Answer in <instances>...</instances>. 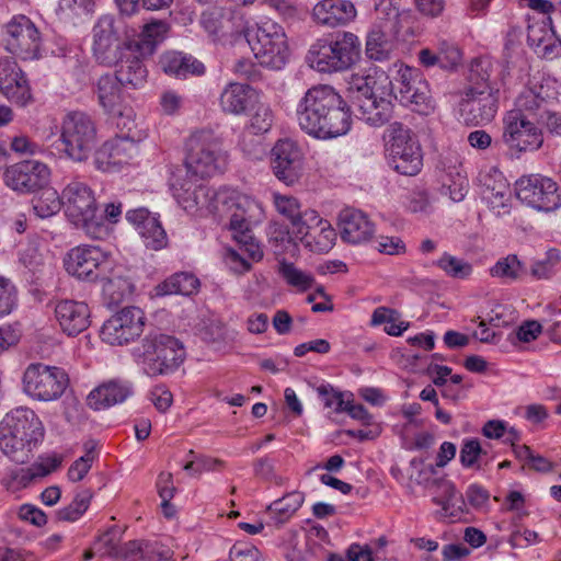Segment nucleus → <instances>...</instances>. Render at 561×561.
<instances>
[{"label": "nucleus", "instance_id": "1", "mask_svg": "<svg viewBox=\"0 0 561 561\" xmlns=\"http://www.w3.org/2000/svg\"><path fill=\"white\" fill-rule=\"evenodd\" d=\"M298 124L307 134L322 139L345 135L351 113L343 98L330 85L310 88L297 107Z\"/></svg>", "mask_w": 561, "mask_h": 561}, {"label": "nucleus", "instance_id": "2", "mask_svg": "<svg viewBox=\"0 0 561 561\" xmlns=\"http://www.w3.org/2000/svg\"><path fill=\"white\" fill-rule=\"evenodd\" d=\"M170 190L178 202V206L184 210L197 208L245 210L259 207L257 202L249 194L233 187H220L214 190L199 185L193 188L191 182L185 180L181 173H173L170 179Z\"/></svg>", "mask_w": 561, "mask_h": 561}, {"label": "nucleus", "instance_id": "3", "mask_svg": "<svg viewBox=\"0 0 561 561\" xmlns=\"http://www.w3.org/2000/svg\"><path fill=\"white\" fill-rule=\"evenodd\" d=\"M134 360L148 376L169 375L185 359L183 344L161 329L148 331L133 348Z\"/></svg>", "mask_w": 561, "mask_h": 561}, {"label": "nucleus", "instance_id": "4", "mask_svg": "<svg viewBox=\"0 0 561 561\" xmlns=\"http://www.w3.org/2000/svg\"><path fill=\"white\" fill-rule=\"evenodd\" d=\"M350 84L364 98L359 108L369 124H383L391 117L396 88L387 71L370 68L366 75L353 73Z\"/></svg>", "mask_w": 561, "mask_h": 561}, {"label": "nucleus", "instance_id": "5", "mask_svg": "<svg viewBox=\"0 0 561 561\" xmlns=\"http://www.w3.org/2000/svg\"><path fill=\"white\" fill-rule=\"evenodd\" d=\"M229 164V152L221 137L213 130H199L186 141L184 165L186 173L206 180L222 174Z\"/></svg>", "mask_w": 561, "mask_h": 561}, {"label": "nucleus", "instance_id": "6", "mask_svg": "<svg viewBox=\"0 0 561 561\" xmlns=\"http://www.w3.org/2000/svg\"><path fill=\"white\" fill-rule=\"evenodd\" d=\"M35 413L16 408L0 422V450L16 463H28L34 457Z\"/></svg>", "mask_w": 561, "mask_h": 561}, {"label": "nucleus", "instance_id": "7", "mask_svg": "<svg viewBox=\"0 0 561 561\" xmlns=\"http://www.w3.org/2000/svg\"><path fill=\"white\" fill-rule=\"evenodd\" d=\"M247 41L256 61L266 68L280 69L289 58V44L284 27L265 20L251 28Z\"/></svg>", "mask_w": 561, "mask_h": 561}, {"label": "nucleus", "instance_id": "8", "mask_svg": "<svg viewBox=\"0 0 561 561\" xmlns=\"http://www.w3.org/2000/svg\"><path fill=\"white\" fill-rule=\"evenodd\" d=\"M359 58L360 42L356 35L350 32L343 33L335 41H317L308 54L310 66L321 72L348 69Z\"/></svg>", "mask_w": 561, "mask_h": 561}, {"label": "nucleus", "instance_id": "9", "mask_svg": "<svg viewBox=\"0 0 561 561\" xmlns=\"http://www.w3.org/2000/svg\"><path fill=\"white\" fill-rule=\"evenodd\" d=\"M387 151L393 169L408 176L416 175L422 168L421 147L410 130L394 123L387 130Z\"/></svg>", "mask_w": 561, "mask_h": 561}, {"label": "nucleus", "instance_id": "10", "mask_svg": "<svg viewBox=\"0 0 561 561\" xmlns=\"http://www.w3.org/2000/svg\"><path fill=\"white\" fill-rule=\"evenodd\" d=\"M515 196L520 206L535 210L561 208V191L550 178L540 174L520 176L515 182Z\"/></svg>", "mask_w": 561, "mask_h": 561}, {"label": "nucleus", "instance_id": "11", "mask_svg": "<svg viewBox=\"0 0 561 561\" xmlns=\"http://www.w3.org/2000/svg\"><path fill=\"white\" fill-rule=\"evenodd\" d=\"M61 140L66 153L76 161H82L89 157L95 145V125L84 113H70L62 122Z\"/></svg>", "mask_w": 561, "mask_h": 561}, {"label": "nucleus", "instance_id": "12", "mask_svg": "<svg viewBox=\"0 0 561 561\" xmlns=\"http://www.w3.org/2000/svg\"><path fill=\"white\" fill-rule=\"evenodd\" d=\"M394 73L392 77L396 95L404 105L414 106L420 113H427L433 106L430 98L428 84L424 81L417 69L403 64H394L390 69Z\"/></svg>", "mask_w": 561, "mask_h": 561}, {"label": "nucleus", "instance_id": "13", "mask_svg": "<svg viewBox=\"0 0 561 561\" xmlns=\"http://www.w3.org/2000/svg\"><path fill=\"white\" fill-rule=\"evenodd\" d=\"M112 265L110 255L101 248L92 245L76 247L65 259V267L69 274L90 282L105 278Z\"/></svg>", "mask_w": 561, "mask_h": 561}, {"label": "nucleus", "instance_id": "14", "mask_svg": "<svg viewBox=\"0 0 561 561\" xmlns=\"http://www.w3.org/2000/svg\"><path fill=\"white\" fill-rule=\"evenodd\" d=\"M145 324L146 316L140 308L126 307L103 323L100 336L108 345H126L141 335Z\"/></svg>", "mask_w": 561, "mask_h": 561}, {"label": "nucleus", "instance_id": "15", "mask_svg": "<svg viewBox=\"0 0 561 561\" xmlns=\"http://www.w3.org/2000/svg\"><path fill=\"white\" fill-rule=\"evenodd\" d=\"M503 123L502 138L511 150L526 152L538 150L542 146L541 130L524 112L519 110L507 112Z\"/></svg>", "mask_w": 561, "mask_h": 561}, {"label": "nucleus", "instance_id": "16", "mask_svg": "<svg viewBox=\"0 0 561 561\" xmlns=\"http://www.w3.org/2000/svg\"><path fill=\"white\" fill-rule=\"evenodd\" d=\"M304 156L299 147L289 139L278 140L272 149V167L275 175L287 184L301 176Z\"/></svg>", "mask_w": 561, "mask_h": 561}, {"label": "nucleus", "instance_id": "17", "mask_svg": "<svg viewBox=\"0 0 561 561\" xmlns=\"http://www.w3.org/2000/svg\"><path fill=\"white\" fill-rule=\"evenodd\" d=\"M125 45L117 36L113 20L108 16L100 19L93 28V54L95 58L107 66L116 65L124 54Z\"/></svg>", "mask_w": 561, "mask_h": 561}, {"label": "nucleus", "instance_id": "18", "mask_svg": "<svg viewBox=\"0 0 561 561\" xmlns=\"http://www.w3.org/2000/svg\"><path fill=\"white\" fill-rule=\"evenodd\" d=\"M4 41L7 49L16 55L25 56V59L35 57V24L24 15H14L4 25Z\"/></svg>", "mask_w": 561, "mask_h": 561}, {"label": "nucleus", "instance_id": "19", "mask_svg": "<svg viewBox=\"0 0 561 561\" xmlns=\"http://www.w3.org/2000/svg\"><path fill=\"white\" fill-rule=\"evenodd\" d=\"M137 142L129 137H117L106 141L96 152L95 162L100 170L110 172L128 164L137 154Z\"/></svg>", "mask_w": 561, "mask_h": 561}, {"label": "nucleus", "instance_id": "20", "mask_svg": "<svg viewBox=\"0 0 561 561\" xmlns=\"http://www.w3.org/2000/svg\"><path fill=\"white\" fill-rule=\"evenodd\" d=\"M0 92L19 105H25L32 98L31 87L16 61L0 58Z\"/></svg>", "mask_w": 561, "mask_h": 561}, {"label": "nucleus", "instance_id": "21", "mask_svg": "<svg viewBox=\"0 0 561 561\" xmlns=\"http://www.w3.org/2000/svg\"><path fill=\"white\" fill-rule=\"evenodd\" d=\"M357 11L350 0H319L312 8V21L322 26L346 25L356 18Z\"/></svg>", "mask_w": 561, "mask_h": 561}, {"label": "nucleus", "instance_id": "22", "mask_svg": "<svg viewBox=\"0 0 561 561\" xmlns=\"http://www.w3.org/2000/svg\"><path fill=\"white\" fill-rule=\"evenodd\" d=\"M55 317L62 332L78 335L90 325V310L85 302L65 299L54 306Z\"/></svg>", "mask_w": 561, "mask_h": 561}, {"label": "nucleus", "instance_id": "23", "mask_svg": "<svg viewBox=\"0 0 561 561\" xmlns=\"http://www.w3.org/2000/svg\"><path fill=\"white\" fill-rule=\"evenodd\" d=\"M121 81L115 76H103L96 84L100 105L112 117L133 118L134 112L124 100Z\"/></svg>", "mask_w": 561, "mask_h": 561}, {"label": "nucleus", "instance_id": "24", "mask_svg": "<svg viewBox=\"0 0 561 561\" xmlns=\"http://www.w3.org/2000/svg\"><path fill=\"white\" fill-rule=\"evenodd\" d=\"M122 213H68V220L92 239H105Z\"/></svg>", "mask_w": 561, "mask_h": 561}, {"label": "nucleus", "instance_id": "25", "mask_svg": "<svg viewBox=\"0 0 561 561\" xmlns=\"http://www.w3.org/2000/svg\"><path fill=\"white\" fill-rule=\"evenodd\" d=\"M68 385L69 377L64 368L37 363V400H57Z\"/></svg>", "mask_w": 561, "mask_h": 561}, {"label": "nucleus", "instance_id": "26", "mask_svg": "<svg viewBox=\"0 0 561 561\" xmlns=\"http://www.w3.org/2000/svg\"><path fill=\"white\" fill-rule=\"evenodd\" d=\"M260 92L247 83H229L221 92L219 104L221 110L231 115L244 114L252 103L259 101Z\"/></svg>", "mask_w": 561, "mask_h": 561}, {"label": "nucleus", "instance_id": "27", "mask_svg": "<svg viewBox=\"0 0 561 561\" xmlns=\"http://www.w3.org/2000/svg\"><path fill=\"white\" fill-rule=\"evenodd\" d=\"M339 227L341 238L352 244L369 241L376 231L367 213H341Z\"/></svg>", "mask_w": 561, "mask_h": 561}, {"label": "nucleus", "instance_id": "28", "mask_svg": "<svg viewBox=\"0 0 561 561\" xmlns=\"http://www.w3.org/2000/svg\"><path fill=\"white\" fill-rule=\"evenodd\" d=\"M133 394V385L129 381L113 379L90 392L88 404L94 410H102L124 402Z\"/></svg>", "mask_w": 561, "mask_h": 561}, {"label": "nucleus", "instance_id": "29", "mask_svg": "<svg viewBox=\"0 0 561 561\" xmlns=\"http://www.w3.org/2000/svg\"><path fill=\"white\" fill-rule=\"evenodd\" d=\"M145 58L139 53L131 51L129 45H125L124 54L118 60L119 66L115 73V77L124 87L131 89L144 87L148 76L147 69L142 65Z\"/></svg>", "mask_w": 561, "mask_h": 561}, {"label": "nucleus", "instance_id": "30", "mask_svg": "<svg viewBox=\"0 0 561 561\" xmlns=\"http://www.w3.org/2000/svg\"><path fill=\"white\" fill-rule=\"evenodd\" d=\"M127 220L136 228L146 247L159 250L165 245L167 234L157 216L151 213H127Z\"/></svg>", "mask_w": 561, "mask_h": 561}, {"label": "nucleus", "instance_id": "31", "mask_svg": "<svg viewBox=\"0 0 561 561\" xmlns=\"http://www.w3.org/2000/svg\"><path fill=\"white\" fill-rule=\"evenodd\" d=\"M201 23L206 32L219 41L231 39L240 33V25L234 16L219 9L204 12Z\"/></svg>", "mask_w": 561, "mask_h": 561}, {"label": "nucleus", "instance_id": "32", "mask_svg": "<svg viewBox=\"0 0 561 561\" xmlns=\"http://www.w3.org/2000/svg\"><path fill=\"white\" fill-rule=\"evenodd\" d=\"M162 70L176 78H186L187 76H199L205 71L204 65L192 56L180 51H167L160 57Z\"/></svg>", "mask_w": 561, "mask_h": 561}, {"label": "nucleus", "instance_id": "33", "mask_svg": "<svg viewBox=\"0 0 561 561\" xmlns=\"http://www.w3.org/2000/svg\"><path fill=\"white\" fill-rule=\"evenodd\" d=\"M463 105L471 113H476L474 117L479 122H490L497 108L496 98L488 85H483L482 89H469L463 99Z\"/></svg>", "mask_w": 561, "mask_h": 561}, {"label": "nucleus", "instance_id": "34", "mask_svg": "<svg viewBox=\"0 0 561 561\" xmlns=\"http://www.w3.org/2000/svg\"><path fill=\"white\" fill-rule=\"evenodd\" d=\"M56 203L73 210H92L96 206L93 191L81 182L69 183Z\"/></svg>", "mask_w": 561, "mask_h": 561}, {"label": "nucleus", "instance_id": "35", "mask_svg": "<svg viewBox=\"0 0 561 561\" xmlns=\"http://www.w3.org/2000/svg\"><path fill=\"white\" fill-rule=\"evenodd\" d=\"M169 26L163 21H152L144 25L140 39L127 43L131 51L139 53L142 57H149L154 53L156 44L163 39Z\"/></svg>", "mask_w": 561, "mask_h": 561}, {"label": "nucleus", "instance_id": "36", "mask_svg": "<svg viewBox=\"0 0 561 561\" xmlns=\"http://www.w3.org/2000/svg\"><path fill=\"white\" fill-rule=\"evenodd\" d=\"M556 98L554 89L551 83H533L529 88L522 92L517 99L519 111L535 112L543 107L550 100Z\"/></svg>", "mask_w": 561, "mask_h": 561}, {"label": "nucleus", "instance_id": "37", "mask_svg": "<svg viewBox=\"0 0 561 561\" xmlns=\"http://www.w3.org/2000/svg\"><path fill=\"white\" fill-rule=\"evenodd\" d=\"M35 161L25 160L10 167L4 173V181L12 190L30 193L35 187Z\"/></svg>", "mask_w": 561, "mask_h": 561}, {"label": "nucleus", "instance_id": "38", "mask_svg": "<svg viewBox=\"0 0 561 561\" xmlns=\"http://www.w3.org/2000/svg\"><path fill=\"white\" fill-rule=\"evenodd\" d=\"M199 280L192 273H175L154 287L156 296L184 295L190 296L197 291Z\"/></svg>", "mask_w": 561, "mask_h": 561}, {"label": "nucleus", "instance_id": "39", "mask_svg": "<svg viewBox=\"0 0 561 561\" xmlns=\"http://www.w3.org/2000/svg\"><path fill=\"white\" fill-rule=\"evenodd\" d=\"M290 224L291 233L299 239H308L317 233L321 224L329 220L321 218L317 213H282Z\"/></svg>", "mask_w": 561, "mask_h": 561}, {"label": "nucleus", "instance_id": "40", "mask_svg": "<svg viewBox=\"0 0 561 561\" xmlns=\"http://www.w3.org/2000/svg\"><path fill=\"white\" fill-rule=\"evenodd\" d=\"M229 228L232 232L233 239L245 247L252 259H261L262 251L260 247L254 243V236L249 221L241 213H233Z\"/></svg>", "mask_w": 561, "mask_h": 561}, {"label": "nucleus", "instance_id": "41", "mask_svg": "<svg viewBox=\"0 0 561 561\" xmlns=\"http://www.w3.org/2000/svg\"><path fill=\"white\" fill-rule=\"evenodd\" d=\"M305 496L301 492L295 491L286 494L282 499L274 501L267 511L275 525H283L298 511L302 505Z\"/></svg>", "mask_w": 561, "mask_h": 561}, {"label": "nucleus", "instance_id": "42", "mask_svg": "<svg viewBox=\"0 0 561 561\" xmlns=\"http://www.w3.org/2000/svg\"><path fill=\"white\" fill-rule=\"evenodd\" d=\"M103 282V295L111 306H117L128 299L134 293V284L128 277L115 275L101 279Z\"/></svg>", "mask_w": 561, "mask_h": 561}, {"label": "nucleus", "instance_id": "43", "mask_svg": "<svg viewBox=\"0 0 561 561\" xmlns=\"http://www.w3.org/2000/svg\"><path fill=\"white\" fill-rule=\"evenodd\" d=\"M394 48L393 41L379 26L374 27L367 36L366 54L370 59L382 61L390 57Z\"/></svg>", "mask_w": 561, "mask_h": 561}, {"label": "nucleus", "instance_id": "44", "mask_svg": "<svg viewBox=\"0 0 561 561\" xmlns=\"http://www.w3.org/2000/svg\"><path fill=\"white\" fill-rule=\"evenodd\" d=\"M248 113V128L254 134H263L271 129L274 121V114L270 105L259 95V101L252 103Z\"/></svg>", "mask_w": 561, "mask_h": 561}, {"label": "nucleus", "instance_id": "45", "mask_svg": "<svg viewBox=\"0 0 561 561\" xmlns=\"http://www.w3.org/2000/svg\"><path fill=\"white\" fill-rule=\"evenodd\" d=\"M94 493L91 489L78 488L72 502L57 511V519L61 522L78 520L89 508Z\"/></svg>", "mask_w": 561, "mask_h": 561}, {"label": "nucleus", "instance_id": "46", "mask_svg": "<svg viewBox=\"0 0 561 561\" xmlns=\"http://www.w3.org/2000/svg\"><path fill=\"white\" fill-rule=\"evenodd\" d=\"M277 272L289 286L299 291H307L314 284V277L311 273H307L285 260L279 262Z\"/></svg>", "mask_w": 561, "mask_h": 561}, {"label": "nucleus", "instance_id": "47", "mask_svg": "<svg viewBox=\"0 0 561 561\" xmlns=\"http://www.w3.org/2000/svg\"><path fill=\"white\" fill-rule=\"evenodd\" d=\"M37 198L42 201V209H50L58 201V193L50 185V170L47 165L39 163H37Z\"/></svg>", "mask_w": 561, "mask_h": 561}, {"label": "nucleus", "instance_id": "48", "mask_svg": "<svg viewBox=\"0 0 561 561\" xmlns=\"http://www.w3.org/2000/svg\"><path fill=\"white\" fill-rule=\"evenodd\" d=\"M84 450L85 454L75 460L68 469L67 477L71 482H79L83 480L92 468L93 461L98 457L94 442L85 443Z\"/></svg>", "mask_w": 561, "mask_h": 561}, {"label": "nucleus", "instance_id": "49", "mask_svg": "<svg viewBox=\"0 0 561 561\" xmlns=\"http://www.w3.org/2000/svg\"><path fill=\"white\" fill-rule=\"evenodd\" d=\"M60 337L56 328L42 327L37 332V355L50 358L59 350Z\"/></svg>", "mask_w": 561, "mask_h": 561}, {"label": "nucleus", "instance_id": "50", "mask_svg": "<svg viewBox=\"0 0 561 561\" xmlns=\"http://www.w3.org/2000/svg\"><path fill=\"white\" fill-rule=\"evenodd\" d=\"M500 182L494 186V191H484L483 199L492 208H503L508 206L512 198V191L510 183L505 176H499Z\"/></svg>", "mask_w": 561, "mask_h": 561}, {"label": "nucleus", "instance_id": "51", "mask_svg": "<svg viewBox=\"0 0 561 561\" xmlns=\"http://www.w3.org/2000/svg\"><path fill=\"white\" fill-rule=\"evenodd\" d=\"M436 264L448 276L455 278H465L472 272V266L468 262L460 260L456 256H453L448 253H444Z\"/></svg>", "mask_w": 561, "mask_h": 561}, {"label": "nucleus", "instance_id": "52", "mask_svg": "<svg viewBox=\"0 0 561 561\" xmlns=\"http://www.w3.org/2000/svg\"><path fill=\"white\" fill-rule=\"evenodd\" d=\"M18 306V291L9 278L0 276V318L10 314Z\"/></svg>", "mask_w": 561, "mask_h": 561}, {"label": "nucleus", "instance_id": "53", "mask_svg": "<svg viewBox=\"0 0 561 561\" xmlns=\"http://www.w3.org/2000/svg\"><path fill=\"white\" fill-rule=\"evenodd\" d=\"M524 266L516 255H508L499 261L491 270L493 276L516 279L519 277Z\"/></svg>", "mask_w": 561, "mask_h": 561}, {"label": "nucleus", "instance_id": "54", "mask_svg": "<svg viewBox=\"0 0 561 561\" xmlns=\"http://www.w3.org/2000/svg\"><path fill=\"white\" fill-rule=\"evenodd\" d=\"M321 225L322 227H320L319 230H317V233H313L307 240L308 243H311L313 241L316 243L318 251L327 252L333 247L336 233L335 230L332 228L330 221Z\"/></svg>", "mask_w": 561, "mask_h": 561}, {"label": "nucleus", "instance_id": "55", "mask_svg": "<svg viewBox=\"0 0 561 561\" xmlns=\"http://www.w3.org/2000/svg\"><path fill=\"white\" fill-rule=\"evenodd\" d=\"M34 479L35 470L33 467L22 468L14 471L9 479L4 480L3 484L9 491L16 492L28 486Z\"/></svg>", "mask_w": 561, "mask_h": 561}, {"label": "nucleus", "instance_id": "56", "mask_svg": "<svg viewBox=\"0 0 561 561\" xmlns=\"http://www.w3.org/2000/svg\"><path fill=\"white\" fill-rule=\"evenodd\" d=\"M22 337V328L19 322L0 327V354L15 346Z\"/></svg>", "mask_w": 561, "mask_h": 561}, {"label": "nucleus", "instance_id": "57", "mask_svg": "<svg viewBox=\"0 0 561 561\" xmlns=\"http://www.w3.org/2000/svg\"><path fill=\"white\" fill-rule=\"evenodd\" d=\"M317 392L325 408H333L335 412H343L345 401L342 392L335 390L331 385L319 386Z\"/></svg>", "mask_w": 561, "mask_h": 561}, {"label": "nucleus", "instance_id": "58", "mask_svg": "<svg viewBox=\"0 0 561 561\" xmlns=\"http://www.w3.org/2000/svg\"><path fill=\"white\" fill-rule=\"evenodd\" d=\"M438 66L444 69H453L460 64L461 53L460 50L448 44H443L436 50Z\"/></svg>", "mask_w": 561, "mask_h": 561}, {"label": "nucleus", "instance_id": "59", "mask_svg": "<svg viewBox=\"0 0 561 561\" xmlns=\"http://www.w3.org/2000/svg\"><path fill=\"white\" fill-rule=\"evenodd\" d=\"M482 454V448L478 440L471 439L463 444L460 450V461L462 466L467 468L477 467L478 469L480 466L478 465V458Z\"/></svg>", "mask_w": 561, "mask_h": 561}, {"label": "nucleus", "instance_id": "60", "mask_svg": "<svg viewBox=\"0 0 561 561\" xmlns=\"http://www.w3.org/2000/svg\"><path fill=\"white\" fill-rule=\"evenodd\" d=\"M466 499L473 508L481 510L488 504L490 493L483 486L474 483L468 486Z\"/></svg>", "mask_w": 561, "mask_h": 561}, {"label": "nucleus", "instance_id": "61", "mask_svg": "<svg viewBox=\"0 0 561 561\" xmlns=\"http://www.w3.org/2000/svg\"><path fill=\"white\" fill-rule=\"evenodd\" d=\"M259 550L248 543H236L229 552L230 561H257Z\"/></svg>", "mask_w": 561, "mask_h": 561}, {"label": "nucleus", "instance_id": "62", "mask_svg": "<svg viewBox=\"0 0 561 561\" xmlns=\"http://www.w3.org/2000/svg\"><path fill=\"white\" fill-rule=\"evenodd\" d=\"M508 542L513 548H526L538 542V534L526 528H518L511 534Z\"/></svg>", "mask_w": 561, "mask_h": 561}, {"label": "nucleus", "instance_id": "63", "mask_svg": "<svg viewBox=\"0 0 561 561\" xmlns=\"http://www.w3.org/2000/svg\"><path fill=\"white\" fill-rule=\"evenodd\" d=\"M542 331L541 324L536 320H528L522 323L516 331V336L520 342L529 343L535 341Z\"/></svg>", "mask_w": 561, "mask_h": 561}, {"label": "nucleus", "instance_id": "64", "mask_svg": "<svg viewBox=\"0 0 561 561\" xmlns=\"http://www.w3.org/2000/svg\"><path fill=\"white\" fill-rule=\"evenodd\" d=\"M183 99L175 91H165L160 98L161 111L167 115H173L179 112L182 106Z\"/></svg>", "mask_w": 561, "mask_h": 561}]
</instances>
